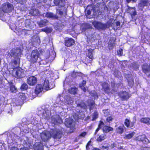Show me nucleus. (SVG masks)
<instances>
[{
	"label": "nucleus",
	"mask_w": 150,
	"mask_h": 150,
	"mask_svg": "<svg viewBox=\"0 0 150 150\" xmlns=\"http://www.w3.org/2000/svg\"><path fill=\"white\" fill-rule=\"evenodd\" d=\"M62 132L59 129L52 130L51 132L47 131H44L40 134L41 139L44 142H47L51 137L54 139H59L62 137Z\"/></svg>",
	"instance_id": "1"
},
{
	"label": "nucleus",
	"mask_w": 150,
	"mask_h": 150,
	"mask_svg": "<svg viewBox=\"0 0 150 150\" xmlns=\"http://www.w3.org/2000/svg\"><path fill=\"white\" fill-rule=\"evenodd\" d=\"M94 27L96 29L100 30H104L110 26L111 23L108 21L107 23L103 24L101 23L96 21H94L92 23Z\"/></svg>",
	"instance_id": "2"
},
{
	"label": "nucleus",
	"mask_w": 150,
	"mask_h": 150,
	"mask_svg": "<svg viewBox=\"0 0 150 150\" xmlns=\"http://www.w3.org/2000/svg\"><path fill=\"white\" fill-rule=\"evenodd\" d=\"M39 53L37 50L33 51L31 55L30 62L31 63H34L37 62L38 59H40Z\"/></svg>",
	"instance_id": "3"
},
{
	"label": "nucleus",
	"mask_w": 150,
	"mask_h": 150,
	"mask_svg": "<svg viewBox=\"0 0 150 150\" xmlns=\"http://www.w3.org/2000/svg\"><path fill=\"white\" fill-rule=\"evenodd\" d=\"M22 51L21 49L19 48L16 49H13L9 52V54L11 57L14 58H16L19 57L21 54Z\"/></svg>",
	"instance_id": "4"
},
{
	"label": "nucleus",
	"mask_w": 150,
	"mask_h": 150,
	"mask_svg": "<svg viewBox=\"0 0 150 150\" xmlns=\"http://www.w3.org/2000/svg\"><path fill=\"white\" fill-rule=\"evenodd\" d=\"M12 74L14 76L17 78L24 76V72L23 70L21 69H18L17 70L13 69Z\"/></svg>",
	"instance_id": "5"
},
{
	"label": "nucleus",
	"mask_w": 150,
	"mask_h": 150,
	"mask_svg": "<svg viewBox=\"0 0 150 150\" xmlns=\"http://www.w3.org/2000/svg\"><path fill=\"white\" fill-rule=\"evenodd\" d=\"M2 9L4 12H7L11 11L13 9V7L12 4L8 3L4 4Z\"/></svg>",
	"instance_id": "6"
},
{
	"label": "nucleus",
	"mask_w": 150,
	"mask_h": 150,
	"mask_svg": "<svg viewBox=\"0 0 150 150\" xmlns=\"http://www.w3.org/2000/svg\"><path fill=\"white\" fill-rule=\"evenodd\" d=\"M51 122L53 124L55 125H57L62 122V120L59 115H56L52 117L51 119Z\"/></svg>",
	"instance_id": "7"
},
{
	"label": "nucleus",
	"mask_w": 150,
	"mask_h": 150,
	"mask_svg": "<svg viewBox=\"0 0 150 150\" xmlns=\"http://www.w3.org/2000/svg\"><path fill=\"white\" fill-rule=\"evenodd\" d=\"M65 124L67 127H70L71 128H73L75 126L73 120L70 118L66 119Z\"/></svg>",
	"instance_id": "8"
},
{
	"label": "nucleus",
	"mask_w": 150,
	"mask_h": 150,
	"mask_svg": "<svg viewBox=\"0 0 150 150\" xmlns=\"http://www.w3.org/2000/svg\"><path fill=\"white\" fill-rule=\"evenodd\" d=\"M27 81L28 83L30 86H33L36 83L37 80L35 77L32 76L28 78Z\"/></svg>",
	"instance_id": "9"
},
{
	"label": "nucleus",
	"mask_w": 150,
	"mask_h": 150,
	"mask_svg": "<svg viewBox=\"0 0 150 150\" xmlns=\"http://www.w3.org/2000/svg\"><path fill=\"white\" fill-rule=\"evenodd\" d=\"M136 140L141 141L144 143H147L149 142V140L145 135H140L135 138Z\"/></svg>",
	"instance_id": "10"
},
{
	"label": "nucleus",
	"mask_w": 150,
	"mask_h": 150,
	"mask_svg": "<svg viewBox=\"0 0 150 150\" xmlns=\"http://www.w3.org/2000/svg\"><path fill=\"white\" fill-rule=\"evenodd\" d=\"M120 97L124 100H127L130 97L129 93L126 92H122L120 93Z\"/></svg>",
	"instance_id": "11"
},
{
	"label": "nucleus",
	"mask_w": 150,
	"mask_h": 150,
	"mask_svg": "<svg viewBox=\"0 0 150 150\" xmlns=\"http://www.w3.org/2000/svg\"><path fill=\"white\" fill-rule=\"evenodd\" d=\"M143 71L148 76L150 75V65L149 67L146 64L143 65L142 67Z\"/></svg>",
	"instance_id": "12"
},
{
	"label": "nucleus",
	"mask_w": 150,
	"mask_h": 150,
	"mask_svg": "<svg viewBox=\"0 0 150 150\" xmlns=\"http://www.w3.org/2000/svg\"><path fill=\"white\" fill-rule=\"evenodd\" d=\"M42 144L40 142L36 143L33 146L35 150H43Z\"/></svg>",
	"instance_id": "13"
},
{
	"label": "nucleus",
	"mask_w": 150,
	"mask_h": 150,
	"mask_svg": "<svg viewBox=\"0 0 150 150\" xmlns=\"http://www.w3.org/2000/svg\"><path fill=\"white\" fill-rule=\"evenodd\" d=\"M127 11L128 13H129L132 16H134L136 14V13L134 7L131 8L129 6H127Z\"/></svg>",
	"instance_id": "14"
},
{
	"label": "nucleus",
	"mask_w": 150,
	"mask_h": 150,
	"mask_svg": "<svg viewBox=\"0 0 150 150\" xmlns=\"http://www.w3.org/2000/svg\"><path fill=\"white\" fill-rule=\"evenodd\" d=\"M54 3L56 5L63 7L64 5L65 0H54Z\"/></svg>",
	"instance_id": "15"
},
{
	"label": "nucleus",
	"mask_w": 150,
	"mask_h": 150,
	"mask_svg": "<svg viewBox=\"0 0 150 150\" xmlns=\"http://www.w3.org/2000/svg\"><path fill=\"white\" fill-rule=\"evenodd\" d=\"M74 44V40L72 38H69L65 41V45L67 47H70Z\"/></svg>",
	"instance_id": "16"
},
{
	"label": "nucleus",
	"mask_w": 150,
	"mask_h": 150,
	"mask_svg": "<svg viewBox=\"0 0 150 150\" xmlns=\"http://www.w3.org/2000/svg\"><path fill=\"white\" fill-rule=\"evenodd\" d=\"M124 124L125 126L128 128H131L134 126L133 122H130V120L126 119L125 120Z\"/></svg>",
	"instance_id": "17"
},
{
	"label": "nucleus",
	"mask_w": 150,
	"mask_h": 150,
	"mask_svg": "<svg viewBox=\"0 0 150 150\" xmlns=\"http://www.w3.org/2000/svg\"><path fill=\"white\" fill-rule=\"evenodd\" d=\"M43 86L44 89L46 91L52 88L49 85L48 80L47 79H45L44 81Z\"/></svg>",
	"instance_id": "18"
},
{
	"label": "nucleus",
	"mask_w": 150,
	"mask_h": 150,
	"mask_svg": "<svg viewBox=\"0 0 150 150\" xmlns=\"http://www.w3.org/2000/svg\"><path fill=\"white\" fill-rule=\"evenodd\" d=\"M48 18H50L52 19H57L58 18V17L54 15L52 13L48 12L47 13L45 14H44V16Z\"/></svg>",
	"instance_id": "19"
},
{
	"label": "nucleus",
	"mask_w": 150,
	"mask_h": 150,
	"mask_svg": "<svg viewBox=\"0 0 150 150\" xmlns=\"http://www.w3.org/2000/svg\"><path fill=\"white\" fill-rule=\"evenodd\" d=\"M44 89L42 85H37L36 86L35 92L36 94H38L41 92Z\"/></svg>",
	"instance_id": "20"
},
{
	"label": "nucleus",
	"mask_w": 150,
	"mask_h": 150,
	"mask_svg": "<svg viewBox=\"0 0 150 150\" xmlns=\"http://www.w3.org/2000/svg\"><path fill=\"white\" fill-rule=\"evenodd\" d=\"M124 126L123 125L120 126L117 128L115 129L116 132L119 134H122L124 132Z\"/></svg>",
	"instance_id": "21"
},
{
	"label": "nucleus",
	"mask_w": 150,
	"mask_h": 150,
	"mask_svg": "<svg viewBox=\"0 0 150 150\" xmlns=\"http://www.w3.org/2000/svg\"><path fill=\"white\" fill-rule=\"evenodd\" d=\"M64 98L66 100L65 103L68 104H72L73 102L72 98L68 96H65Z\"/></svg>",
	"instance_id": "22"
},
{
	"label": "nucleus",
	"mask_w": 150,
	"mask_h": 150,
	"mask_svg": "<svg viewBox=\"0 0 150 150\" xmlns=\"http://www.w3.org/2000/svg\"><path fill=\"white\" fill-rule=\"evenodd\" d=\"M120 23L119 22H117L116 23H113L112 25L111 24L110 26H111L114 30H117L120 27Z\"/></svg>",
	"instance_id": "23"
},
{
	"label": "nucleus",
	"mask_w": 150,
	"mask_h": 150,
	"mask_svg": "<svg viewBox=\"0 0 150 150\" xmlns=\"http://www.w3.org/2000/svg\"><path fill=\"white\" fill-rule=\"evenodd\" d=\"M93 51L94 50L91 49H90L88 50V53L87 54V56L89 59H93L94 58L93 55Z\"/></svg>",
	"instance_id": "24"
},
{
	"label": "nucleus",
	"mask_w": 150,
	"mask_h": 150,
	"mask_svg": "<svg viewBox=\"0 0 150 150\" xmlns=\"http://www.w3.org/2000/svg\"><path fill=\"white\" fill-rule=\"evenodd\" d=\"M140 122L148 125H150V119L149 118H142L141 119Z\"/></svg>",
	"instance_id": "25"
},
{
	"label": "nucleus",
	"mask_w": 150,
	"mask_h": 150,
	"mask_svg": "<svg viewBox=\"0 0 150 150\" xmlns=\"http://www.w3.org/2000/svg\"><path fill=\"white\" fill-rule=\"evenodd\" d=\"M134 132H133L127 134H125L124 138L125 139H131L135 134Z\"/></svg>",
	"instance_id": "26"
},
{
	"label": "nucleus",
	"mask_w": 150,
	"mask_h": 150,
	"mask_svg": "<svg viewBox=\"0 0 150 150\" xmlns=\"http://www.w3.org/2000/svg\"><path fill=\"white\" fill-rule=\"evenodd\" d=\"M48 21L46 20H42L40 21L38 25L40 27H42L46 25Z\"/></svg>",
	"instance_id": "27"
},
{
	"label": "nucleus",
	"mask_w": 150,
	"mask_h": 150,
	"mask_svg": "<svg viewBox=\"0 0 150 150\" xmlns=\"http://www.w3.org/2000/svg\"><path fill=\"white\" fill-rule=\"evenodd\" d=\"M103 130L104 132L107 133L110 131L113 130V128L110 127L105 126L103 128Z\"/></svg>",
	"instance_id": "28"
},
{
	"label": "nucleus",
	"mask_w": 150,
	"mask_h": 150,
	"mask_svg": "<svg viewBox=\"0 0 150 150\" xmlns=\"http://www.w3.org/2000/svg\"><path fill=\"white\" fill-rule=\"evenodd\" d=\"M86 83V81H85L83 80L82 83H80L79 85L80 88L84 92H85L86 91V89L84 86Z\"/></svg>",
	"instance_id": "29"
},
{
	"label": "nucleus",
	"mask_w": 150,
	"mask_h": 150,
	"mask_svg": "<svg viewBox=\"0 0 150 150\" xmlns=\"http://www.w3.org/2000/svg\"><path fill=\"white\" fill-rule=\"evenodd\" d=\"M102 86L104 90L107 92H108L109 87L108 84L105 82L104 83L102 84Z\"/></svg>",
	"instance_id": "30"
},
{
	"label": "nucleus",
	"mask_w": 150,
	"mask_h": 150,
	"mask_svg": "<svg viewBox=\"0 0 150 150\" xmlns=\"http://www.w3.org/2000/svg\"><path fill=\"white\" fill-rule=\"evenodd\" d=\"M39 13V11L37 9H32L30 12V13L33 16L38 15Z\"/></svg>",
	"instance_id": "31"
},
{
	"label": "nucleus",
	"mask_w": 150,
	"mask_h": 150,
	"mask_svg": "<svg viewBox=\"0 0 150 150\" xmlns=\"http://www.w3.org/2000/svg\"><path fill=\"white\" fill-rule=\"evenodd\" d=\"M76 103L78 106H80L82 108L85 109L87 107V106L84 103H79V101H76Z\"/></svg>",
	"instance_id": "32"
},
{
	"label": "nucleus",
	"mask_w": 150,
	"mask_h": 150,
	"mask_svg": "<svg viewBox=\"0 0 150 150\" xmlns=\"http://www.w3.org/2000/svg\"><path fill=\"white\" fill-rule=\"evenodd\" d=\"M148 4V1L145 0L142 1L141 3L139 4V6L141 7H143L144 6H146Z\"/></svg>",
	"instance_id": "33"
},
{
	"label": "nucleus",
	"mask_w": 150,
	"mask_h": 150,
	"mask_svg": "<svg viewBox=\"0 0 150 150\" xmlns=\"http://www.w3.org/2000/svg\"><path fill=\"white\" fill-rule=\"evenodd\" d=\"M42 31H44L47 33H51L52 30V29L50 28H45L42 29Z\"/></svg>",
	"instance_id": "34"
},
{
	"label": "nucleus",
	"mask_w": 150,
	"mask_h": 150,
	"mask_svg": "<svg viewBox=\"0 0 150 150\" xmlns=\"http://www.w3.org/2000/svg\"><path fill=\"white\" fill-rule=\"evenodd\" d=\"M105 134H102L100 135L97 139V141L99 142H101L104 140L105 138Z\"/></svg>",
	"instance_id": "35"
},
{
	"label": "nucleus",
	"mask_w": 150,
	"mask_h": 150,
	"mask_svg": "<svg viewBox=\"0 0 150 150\" xmlns=\"http://www.w3.org/2000/svg\"><path fill=\"white\" fill-rule=\"evenodd\" d=\"M77 89L76 88H71L69 90V92L71 94H74L76 93L77 91Z\"/></svg>",
	"instance_id": "36"
},
{
	"label": "nucleus",
	"mask_w": 150,
	"mask_h": 150,
	"mask_svg": "<svg viewBox=\"0 0 150 150\" xmlns=\"http://www.w3.org/2000/svg\"><path fill=\"white\" fill-rule=\"evenodd\" d=\"M104 123L103 122L100 121V123L98 125V128L96 129V132L95 133L96 134V133L100 129L101 127H102V126L104 125Z\"/></svg>",
	"instance_id": "37"
},
{
	"label": "nucleus",
	"mask_w": 150,
	"mask_h": 150,
	"mask_svg": "<svg viewBox=\"0 0 150 150\" xmlns=\"http://www.w3.org/2000/svg\"><path fill=\"white\" fill-rule=\"evenodd\" d=\"M98 117V114L97 112H95L92 114V120H94Z\"/></svg>",
	"instance_id": "38"
},
{
	"label": "nucleus",
	"mask_w": 150,
	"mask_h": 150,
	"mask_svg": "<svg viewBox=\"0 0 150 150\" xmlns=\"http://www.w3.org/2000/svg\"><path fill=\"white\" fill-rule=\"evenodd\" d=\"M28 85L26 83H23L21 87V89L22 90H26L28 88Z\"/></svg>",
	"instance_id": "39"
},
{
	"label": "nucleus",
	"mask_w": 150,
	"mask_h": 150,
	"mask_svg": "<svg viewBox=\"0 0 150 150\" xmlns=\"http://www.w3.org/2000/svg\"><path fill=\"white\" fill-rule=\"evenodd\" d=\"M19 97L23 100H25L26 99L25 95L24 93H20Z\"/></svg>",
	"instance_id": "40"
},
{
	"label": "nucleus",
	"mask_w": 150,
	"mask_h": 150,
	"mask_svg": "<svg viewBox=\"0 0 150 150\" xmlns=\"http://www.w3.org/2000/svg\"><path fill=\"white\" fill-rule=\"evenodd\" d=\"M83 26H84L86 29L91 28H92L91 25L89 24H85L83 25Z\"/></svg>",
	"instance_id": "41"
},
{
	"label": "nucleus",
	"mask_w": 150,
	"mask_h": 150,
	"mask_svg": "<svg viewBox=\"0 0 150 150\" xmlns=\"http://www.w3.org/2000/svg\"><path fill=\"white\" fill-rule=\"evenodd\" d=\"M10 90L11 91V92H15L16 91V88H15V86H12L10 87Z\"/></svg>",
	"instance_id": "42"
},
{
	"label": "nucleus",
	"mask_w": 150,
	"mask_h": 150,
	"mask_svg": "<svg viewBox=\"0 0 150 150\" xmlns=\"http://www.w3.org/2000/svg\"><path fill=\"white\" fill-rule=\"evenodd\" d=\"M62 9H59V8L57 9V13H59V14L62 16L63 14V12L61 11L62 10Z\"/></svg>",
	"instance_id": "43"
},
{
	"label": "nucleus",
	"mask_w": 150,
	"mask_h": 150,
	"mask_svg": "<svg viewBox=\"0 0 150 150\" xmlns=\"http://www.w3.org/2000/svg\"><path fill=\"white\" fill-rule=\"evenodd\" d=\"M128 84L130 86L132 87L134 84L133 81L132 80L131 81H128Z\"/></svg>",
	"instance_id": "44"
},
{
	"label": "nucleus",
	"mask_w": 150,
	"mask_h": 150,
	"mask_svg": "<svg viewBox=\"0 0 150 150\" xmlns=\"http://www.w3.org/2000/svg\"><path fill=\"white\" fill-rule=\"evenodd\" d=\"M112 120V118L111 117H108L106 119L107 121L109 122H111Z\"/></svg>",
	"instance_id": "45"
},
{
	"label": "nucleus",
	"mask_w": 150,
	"mask_h": 150,
	"mask_svg": "<svg viewBox=\"0 0 150 150\" xmlns=\"http://www.w3.org/2000/svg\"><path fill=\"white\" fill-rule=\"evenodd\" d=\"M117 54L119 55H122V50L121 49L117 51Z\"/></svg>",
	"instance_id": "46"
},
{
	"label": "nucleus",
	"mask_w": 150,
	"mask_h": 150,
	"mask_svg": "<svg viewBox=\"0 0 150 150\" xmlns=\"http://www.w3.org/2000/svg\"><path fill=\"white\" fill-rule=\"evenodd\" d=\"M93 104H94V102L93 101L91 102L90 103H88V106H93Z\"/></svg>",
	"instance_id": "47"
},
{
	"label": "nucleus",
	"mask_w": 150,
	"mask_h": 150,
	"mask_svg": "<svg viewBox=\"0 0 150 150\" xmlns=\"http://www.w3.org/2000/svg\"><path fill=\"white\" fill-rule=\"evenodd\" d=\"M142 150H150V148L147 147H144L143 148Z\"/></svg>",
	"instance_id": "48"
},
{
	"label": "nucleus",
	"mask_w": 150,
	"mask_h": 150,
	"mask_svg": "<svg viewBox=\"0 0 150 150\" xmlns=\"http://www.w3.org/2000/svg\"><path fill=\"white\" fill-rule=\"evenodd\" d=\"M105 115H108V114H107V113H108V111L107 110H105L103 111Z\"/></svg>",
	"instance_id": "49"
},
{
	"label": "nucleus",
	"mask_w": 150,
	"mask_h": 150,
	"mask_svg": "<svg viewBox=\"0 0 150 150\" xmlns=\"http://www.w3.org/2000/svg\"><path fill=\"white\" fill-rule=\"evenodd\" d=\"M86 134V132H83L82 133H81V134H80V136H82V137H84V136H85Z\"/></svg>",
	"instance_id": "50"
},
{
	"label": "nucleus",
	"mask_w": 150,
	"mask_h": 150,
	"mask_svg": "<svg viewBox=\"0 0 150 150\" xmlns=\"http://www.w3.org/2000/svg\"><path fill=\"white\" fill-rule=\"evenodd\" d=\"M11 150H18V149L17 147H13L11 148Z\"/></svg>",
	"instance_id": "51"
},
{
	"label": "nucleus",
	"mask_w": 150,
	"mask_h": 150,
	"mask_svg": "<svg viewBox=\"0 0 150 150\" xmlns=\"http://www.w3.org/2000/svg\"><path fill=\"white\" fill-rule=\"evenodd\" d=\"M91 96H97V94L95 91H94V93L92 94L91 95Z\"/></svg>",
	"instance_id": "52"
},
{
	"label": "nucleus",
	"mask_w": 150,
	"mask_h": 150,
	"mask_svg": "<svg viewBox=\"0 0 150 150\" xmlns=\"http://www.w3.org/2000/svg\"><path fill=\"white\" fill-rule=\"evenodd\" d=\"M20 150H28L27 148L24 147L23 148H21Z\"/></svg>",
	"instance_id": "53"
},
{
	"label": "nucleus",
	"mask_w": 150,
	"mask_h": 150,
	"mask_svg": "<svg viewBox=\"0 0 150 150\" xmlns=\"http://www.w3.org/2000/svg\"><path fill=\"white\" fill-rule=\"evenodd\" d=\"M91 142L90 141L89 142H88V143L87 145H86V149H88V146H89V143H90Z\"/></svg>",
	"instance_id": "54"
},
{
	"label": "nucleus",
	"mask_w": 150,
	"mask_h": 150,
	"mask_svg": "<svg viewBox=\"0 0 150 150\" xmlns=\"http://www.w3.org/2000/svg\"><path fill=\"white\" fill-rule=\"evenodd\" d=\"M91 12L90 11L88 10L87 11V14L88 15H89L91 14Z\"/></svg>",
	"instance_id": "55"
},
{
	"label": "nucleus",
	"mask_w": 150,
	"mask_h": 150,
	"mask_svg": "<svg viewBox=\"0 0 150 150\" xmlns=\"http://www.w3.org/2000/svg\"><path fill=\"white\" fill-rule=\"evenodd\" d=\"M127 0V2L129 3L131 1H132L133 2H134V1H135V0Z\"/></svg>",
	"instance_id": "56"
},
{
	"label": "nucleus",
	"mask_w": 150,
	"mask_h": 150,
	"mask_svg": "<svg viewBox=\"0 0 150 150\" xmlns=\"http://www.w3.org/2000/svg\"><path fill=\"white\" fill-rule=\"evenodd\" d=\"M17 1H18V2L21 3L22 4V3L23 2V0H16Z\"/></svg>",
	"instance_id": "57"
},
{
	"label": "nucleus",
	"mask_w": 150,
	"mask_h": 150,
	"mask_svg": "<svg viewBox=\"0 0 150 150\" xmlns=\"http://www.w3.org/2000/svg\"><path fill=\"white\" fill-rule=\"evenodd\" d=\"M30 21L29 20H27L26 21V23H29V22Z\"/></svg>",
	"instance_id": "58"
},
{
	"label": "nucleus",
	"mask_w": 150,
	"mask_h": 150,
	"mask_svg": "<svg viewBox=\"0 0 150 150\" xmlns=\"http://www.w3.org/2000/svg\"><path fill=\"white\" fill-rule=\"evenodd\" d=\"M117 125H115V127H116L117 126Z\"/></svg>",
	"instance_id": "59"
},
{
	"label": "nucleus",
	"mask_w": 150,
	"mask_h": 150,
	"mask_svg": "<svg viewBox=\"0 0 150 150\" xmlns=\"http://www.w3.org/2000/svg\"><path fill=\"white\" fill-rule=\"evenodd\" d=\"M90 108H91V107H90Z\"/></svg>",
	"instance_id": "60"
}]
</instances>
